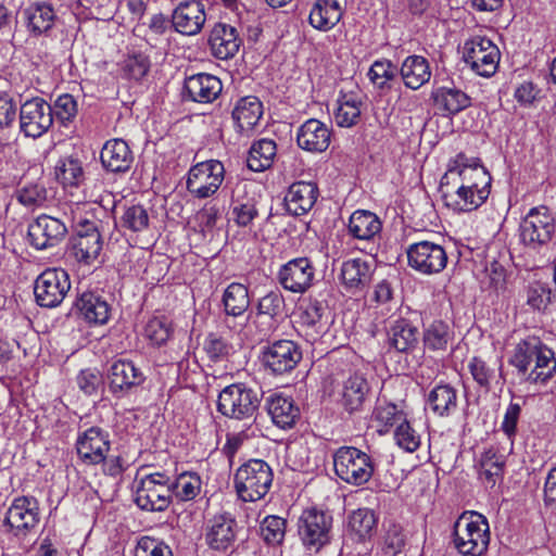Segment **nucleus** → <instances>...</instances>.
I'll return each instance as SVG.
<instances>
[{
    "label": "nucleus",
    "mask_w": 556,
    "mask_h": 556,
    "mask_svg": "<svg viewBox=\"0 0 556 556\" xmlns=\"http://www.w3.org/2000/svg\"><path fill=\"white\" fill-rule=\"evenodd\" d=\"M67 232L63 220L42 214L29 224L27 235L30 245L37 250H46L58 245Z\"/></svg>",
    "instance_id": "obj_18"
},
{
    "label": "nucleus",
    "mask_w": 556,
    "mask_h": 556,
    "mask_svg": "<svg viewBox=\"0 0 556 556\" xmlns=\"http://www.w3.org/2000/svg\"><path fill=\"white\" fill-rule=\"evenodd\" d=\"M406 255L408 266L424 275L439 274L447 264L445 249L428 240L409 244Z\"/></svg>",
    "instance_id": "obj_15"
},
{
    "label": "nucleus",
    "mask_w": 556,
    "mask_h": 556,
    "mask_svg": "<svg viewBox=\"0 0 556 556\" xmlns=\"http://www.w3.org/2000/svg\"><path fill=\"white\" fill-rule=\"evenodd\" d=\"M491 175L486 169H466L445 173L440 181L444 204L458 212H471L481 206L490 195Z\"/></svg>",
    "instance_id": "obj_1"
},
{
    "label": "nucleus",
    "mask_w": 556,
    "mask_h": 556,
    "mask_svg": "<svg viewBox=\"0 0 556 556\" xmlns=\"http://www.w3.org/2000/svg\"><path fill=\"white\" fill-rule=\"evenodd\" d=\"M86 321L104 325L110 318V305L102 296L93 292H84L75 303Z\"/></svg>",
    "instance_id": "obj_36"
},
{
    "label": "nucleus",
    "mask_w": 556,
    "mask_h": 556,
    "mask_svg": "<svg viewBox=\"0 0 556 556\" xmlns=\"http://www.w3.org/2000/svg\"><path fill=\"white\" fill-rule=\"evenodd\" d=\"M55 17L52 4L46 1L29 2L21 11L22 22L33 36L49 31L54 25Z\"/></svg>",
    "instance_id": "obj_26"
},
{
    "label": "nucleus",
    "mask_w": 556,
    "mask_h": 556,
    "mask_svg": "<svg viewBox=\"0 0 556 556\" xmlns=\"http://www.w3.org/2000/svg\"><path fill=\"white\" fill-rule=\"evenodd\" d=\"M381 228L382 224L379 217L375 213L364 210L355 211L348 225L349 232L359 240L372 239L380 233Z\"/></svg>",
    "instance_id": "obj_38"
},
{
    "label": "nucleus",
    "mask_w": 556,
    "mask_h": 556,
    "mask_svg": "<svg viewBox=\"0 0 556 556\" xmlns=\"http://www.w3.org/2000/svg\"><path fill=\"white\" fill-rule=\"evenodd\" d=\"M21 128L26 136L37 138L53 124L52 106H21Z\"/></svg>",
    "instance_id": "obj_31"
},
{
    "label": "nucleus",
    "mask_w": 556,
    "mask_h": 556,
    "mask_svg": "<svg viewBox=\"0 0 556 556\" xmlns=\"http://www.w3.org/2000/svg\"><path fill=\"white\" fill-rule=\"evenodd\" d=\"M71 289L68 274L62 268H48L35 280L34 294L42 307L59 306Z\"/></svg>",
    "instance_id": "obj_13"
},
{
    "label": "nucleus",
    "mask_w": 556,
    "mask_h": 556,
    "mask_svg": "<svg viewBox=\"0 0 556 556\" xmlns=\"http://www.w3.org/2000/svg\"><path fill=\"white\" fill-rule=\"evenodd\" d=\"M556 225L549 208L541 205L532 207L519 225V238L531 250H539L553 238Z\"/></svg>",
    "instance_id": "obj_7"
},
{
    "label": "nucleus",
    "mask_w": 556,
    "mask_h": 556,
    "mask_svg": "<svg viewBox=\"0 0 556 556\" xmlns=\"http://www.w3.org/2000/svg\"><path fill=\"white\" fill-rule=\"evenodd\" d=\"M121 225L132 232H140L149 226V214L142 205L127 206L121 217Z\"/></svg>",
    "instance_id": "obj_51"
},
{
    "label": "nucleus",
    "mask_w": 556,
    "mask_h": 556,
    "mask_svg": "<svg viewBox=\"0 0 556 556\" xmlns=\"http://www.w3.org/2000/svg\"><path fill=\"white\" fill-rule=\"evenodd\" d=\"M332 516L317 508L305 509L299 518L298 532L304 547L317 553L330 543Z\"/></svg>",
    "instance_id": "obj_8"
},
{
    "label": "nucleus",
    "mask_w": 556,
    "mask_h": 556,
    "mask_svg": "<svg viewBox=\"0 0 556 556\" xmlns=\"http://www.w3.org/2000/svg\"><path fill=\"white\" fill-rule=\"evenodd\" d=\"M318 197L316 184L311 181H296L292 184L286 195L288 211L294 215L307 213L315 204Z\"/></svg>",
    "instance_id": "obj_33"
},
{
    "label": "nucleus",
    "mask_w": 556,
    "mask_h": 556,
    "mask_svg": "<svg viewBox=\"0 0 556 556\" xmlns=\"http://www.w3.org/2000/svg\"><path fill=\"white\" fill-rule=\"evenodd\" d=\"M150 67V58L142 52L127 54L118 63L122 78L135 81L142 80L148 75Z\"/></svg>",
    "instance_id": "obj_45"
},
{
    "label": "nucleus",
    "mask_w": 556,
    "mask_h": 556,
    "mask_svg": "<svg viewBox=\"0 0 556 556\" xmlns=\"http://www.w3.org/2000/svg\"><path fill=\"white\" fill-rule=\"evenodd\" d=\"M110 446L109 433L99 427L85 430L76 440L78 457L86 465H98L104 462Z\"/></svg>",
    "instance_id": "obj_20"
},
{
    "label": "nucleus",
    "mask_w": 556,
    "mask_h": 556,
    "mask_svg": "<svg viewBox=\"0 0 556 556\" xmlns=\"http://www.w3.org/2000/svg\"><path fill=\"white\" fill-rule=\"evenodd\" d=\"M501 59L496 45L484 36H473L463 47V60L479 76L495 74Z\"/></svg>",
    "instance_id": "obj_10"
},
{
    "label": "nucleus",
    "mask_w": 556,
    "mask_h": 556,
    "mask_svg": "<svg viewBox=\"0 0 556 556\" xmlns=\"http://www.w3.org/2000/svg\"><path fill=\"white\" fill-rule=\"evenodd\" d=\"M242 39L238 29L229 24L217 23L208 35V47L213 56L218 60L232 59L239 51Z\"/></svg>",
    "instance_id": "obj_22"
},
{
    "label": "nucleus",
    "mask_w": 556,
    "mask_h": 556,
    "mask_svg": "<svg viewBox=\"0 0 556 556\" xmlns=\"http://www.w3.org/2000/svg\"><path fill=\"white\" fill-rule=\"evenodd\" d=\"M276 143L270 139H261L252 144L247 159L248 167L253 172H263L270 167L276 155Z\"/></svg>",
    "instance_id": "obj_44"
},
{
    "label": "nucleus",
    "mask_w": 556,
    "mask_h": 556,
    "mask_svg": "<svg viewBox=\"0 0 556 556\" xmlns=\"http://www.w3.org/2000/svg\"><path fill=\"white\" fill-rule=\"evenodd\" d=\"M135 556H173V552L163 541L151 536H142L136 544Z\"/></svg>",
    "instance_id": "obj_55"
},
{
    "label": "nucleus",
    "mask_w": 556,
    "mask_h": 556,
    "mask_svg": "<svg viewBox=\"0 0 556 556\" xmlns=\"http://www.w3.org/2000/svg\"><path fill=\"white\" fill-rule=\"evenodd\" d=\"M468 370L473 381L484 391L489 392L493 383H498L503 378V363L501 359H484L473 356L468 362Z\"/></svg>",
    "instance_id": "obj_32"
},
{
    "label": "nucleus",
    "mask_w": 556,
    "mask_h": 556,
    "mask_svg": "<svg viewBox=\"0 0 556 556\" xmlns=\"http://www.w3.org/2000/svg\"><path fill=\"white\" fill-rule=\"evenodd\" d=\"M427 407L439 417H447L457 409V390L447 383L435 386L427 395Z\"/></svg>",
    "instance_id": "obj_37"
},
{
    "label": "nucleus",
    "mask_w": 556,
    "mask_h": 556,
    "mask_svg": "<svg viewBox=\"0 0 556 556\" xmlns=\"http://www.w3.org/2000/svg\"><path fill=\"white\" fill-rule=\"evenodd\" d=\"M40 521L38 502L33 496L16 497L9 507L3 525L15 538L25 539Z\"/></svg>",
    "instance_id": "obj_14"
},
{
    "label": "nucleus",
    "mask_w": 556,
    "mask_h": 556,
    "mask_svg": "<svg viewBox=\"0 0 556 556\" xmlns=\"http://www.w3.org/2000/svg\"><path fill=\"white\" fill-rule=\"evenodd\" d=\"M435 104H463L469 100V97L460 89L454 86L438 87L432 92Z\"/></svg>",
    "instance_id": "obj_61"
},
{
    "label": "nucleus",
    "mask_w": 556,
    "mask_h": 556,
    "mask_svg": "<svg viewBox=\"0 0 556 556\" xmlns=\"http://www.w3.org/2000/svg\"><path fill=\"white\" fill-rule=\"evenodd\" d=\"M327 307L317 300L311 301L301 314L303 325L311 327L320 332L326 325L324 321Z\"/></svg>",
    "instance_id": "obj_56"
},
{
    "label": "nucleus",
    "mask_w": 556,
    "mask_h": 556,
    "mask_svg": "<svg viewBox=\"0 0 556 556\" xmlns=\"http://www.w3.org/2000/svg\"><path fill=\"white\" fill-rule=\"evenodd\" d=\"M16 198L25 206H37L47 200V190L41 184H28L17 190Z\"/></svg>",
    "instance_id": "obj_59"
},
{
    "label": "nucleus",
    "mask_w": 556,
    "mask_h": 556,
    "mask_svg": "<svg viewBox=\"0 0 556 556\" xmlns=\"http://www.w3.org/2000/svg\"><path fill=\"white\" fill-rule=\"evenodd\" d=\"M370 393V386L362 374L351 375L342 386L340 403L349 414L359 412Z\"/></svg>",
    "instance_id": "obj_29"
},
{
    "label": "nucleus",
    "mask_w": 556,
    "mask_h": 556,
    "mask_svg": "<svg viewBox=\"0 0 556 556\" xmlns=\"http://www.w3.org/2000/svg\"><path fill=\"white\" fill-rule=\"evenodd\" d=\"M553 292L547 285L533 282L527 290V303L532 308L544 311L552 302Z\"/></svg>",
    "instance_id": "obj_58"
},
{
    "label": "nucleus",
    "mask_w": 556,
    "mask_h": 556,
    "mask_svg": "<svg viewBox=\"0 0 556 556\" xmlns=\"http://www.w3.org/2000/svg\"><path fill=\"white\" fill-rule=\"evenodd\" d=\"M206 21L204 4L199 0L180 2L172 13V26L175 31L185 36L199 34Z\"/></svg>",
    "instance_id": "obj_21"
},
{
    "label": "nucleus",
    "mask_w": 556,
    "mask_h": 556,
    "mask_svg": "<svg viewBox=\"0 0 556 556\" xmlns=\"http://www.w3.org/2000/svg\"><path fill=\"white\" fill-rule=\"evenodd\" d=\"M172 485L162 472L144 476L137 488L135 502L147 511H164L172 503Z\"/></svg>",
    "instance_id": "obj_12"
},
{
    "label": "nucleus",
    "mask_w": 556,
    "mask_h": 556,
    "mask_svg": "<svg viewBox=\"0 0 556 556\" xmlns=\"http://www.w3.org/2000/svg\"><path fill=\"white\" fill-rule=\"evenodd\" d=\"M173 493L181 501L193 500L201 490V479L195 473H181L170 483Z\"/></svg>",
    "instance_id": "obj_50"
},
{
    "label": "nucleus",
    "mask_w": 556,
    "mask_h": 556,
    "mask_svg": "<svg viewBox=\"0 0 556 556\" xmlns=\"http://www.w3.org/2000/svg\"><path fill=\"white\" fill-rule=\"evenodd\" d=\"M55 177L64 187H78L85 179L81 162L73 155L59 160Z\"/></svg>",
    "instance_id": "obj_46"
},
{
    "label": "nucleus",
    "mask_w": 556,
    "mask_h": 556,
    "mask_svg": "<svg viewBox=\"0 0 556 556\" xmlns=\"http://www.w3.org/2000/svg\"><path fill=\"white\" fill-rule=\"evenodd\" d=\"M336 475L352 485L367 483L374 475L375 464L371 457L355 446H341L333 454Z\"/></svg>",
    "instance_id": "obj_6"
},
{
    "label": "nucleus",
    "mask_w": 556,
    "mask_h": 556,
    "mask_svg": "<svg viewBox=\"0 0 556 556\" xmlns=\"http://www.w3.org/2000/svg\"><path fill=\"white\" fill-rule=\"evenodd\" d=\"M222 90V81L216 76L201 73L186 79L182 96L187 101L207 104L213 102Z\"/></svg>",
    "instance_id": "obj_23"
},
{
    "label": "nucleus",
    "mask_w": 556,
    "mask_h": 556,
    "mask_svg": "<svg viewBox=\"0 0 556 556\" xmlns=\"http://www.w3.org/2000/svg\"><path fill=\"white\" fill-rule=\"evenodd\" d=\"M173 332L170 324L164 319L154 317L148 321L144 328L147 339L154 345H163L170 338Z\"/></svg>",
    "instance_id": "obj_53"
},
{
    "label": "nucleus",
    "mask_w": 556,
    "mask_h": 556,
    "mask_svg": "<svg viewBox=\"0 0 556 556\" xmlns=\"http://www.w3.org/2000/svg\"><path fill=\"white\" fill-rule=\"evenodd\" d=\"M402 79L406 87L418 89L431 77V72L427 59L421 55L407 56L400 70Z\"/></svg>",
    "instance_id": "obj_39"
},
{
    "label": "nucleus",
    "mask_w": 556,
    "mask_h": 556,
    "mask_svg": "<svg viewBox=\"0 0 556 556\" xmlns=\"http://www.w3.org/2000/svg\"><path fill=\"white\" fill-rule=\"evenodd\" d=\"M76 382L85 394L92 395L97 393L102 384V376L97 370L85 369L78 374Z\"/></svg>",
    "instance_id": "obj_64"
},
{
    "label": "nucleus",
    "mask_w": 556,
    "mask_h": 556,
    "mask_svg": "<svg viewBox=\"0 0 556 556\" xmlns=\"http://www.w3.org/2000/svg\"><path fill=\"white\" fill-rule=\"evenodd\" d=\"M522 404L523 403L511 401L506 408L501 425L502 431L506 434V437L511 443L514 442V439L517 434V425L520 418Z\"/></svg>",
    "instance_id": "obj_60"
},
{
    "label": "nucleus",
    "mask_w": 556,
    "mask_h": 556,
    "mask_svg": "<svg viewBox=\"0 0 556 556\" xmlns=\"http://www.w3.org/2000/svg\"><path fill=\"white\" fill-rule=\"evenodd\" d=\"M263 106H235L232 118L240 131H248L257 125L263 114Z\"/></svg>",
    "instance_id": "obj_54"
},
{
    "label": "nucleus",
    "mask_w": 556,
    "mask_h": 556,
    "mask_svg": "<svg viewBox=\"0 0 556 556\" xmlns=\"http://www.w3.org/2000/svg\"><path fill=\"white\" fill-rule=\"evenodd\" d=\"M453 339L452 328L442 320H433L425 328L422 334L425 348L432 352H445Z\"/></svg>",
    "instance_id": "obj_42"
},
{
    "label": "nucleus",
    "mask_w": 556,
    "mask_h": 556,
    "mask_svg": "<svg viewBox=\"0 0 556 556\" xmlns=\"http://www.w3.org/2000/svg\"><path fill=\"white\" fill-rule=\"evenodd\" d=\"M371 277V264L361 257L351 258L341 264L340 282L352 294L365 290L370 283Z\"/></svg>",
    "instance_id": "obj_25"
},
{
    "label": "nucleus",
    "mask_w": 556,
    "mask_h": 556,
    "mask_svg": "<svg viewBox=\"0 0 556 556\" xmlns=\"http://www.w3.org/2000/svg\"><path fill=\"white\" fill-rule=\"evenodd\" d=\"M266 407L274 425L283 430L293 428L300 418V408L290 396L270 395Z\"/></svg>",
    "instance_id": "obj_30"
},
{
    "label": "nucleus",
    "mask_w": 556,
    "mask_h": 556,
    "mask_svg": "<svg viewBox=\"0 0 556 556\" xmlns=\"http://www.w3.org/2000/svg\"><path fill=\"white\" fill-rule=\"evenodd\" d=\"M509 364L530 383H545L556 371L553 350L535 336H529L516 344Z\"/></svg>",
    "instance_id": "obj_2"
},
{
    "label": "nucleus",
    "mask_w": 556,
    "mask_h": 556,
    "mask_svg": "<svg viewBox=\"0 0 556 556\" xmlns=\"http://www.w3.org/2000/svg\"><path fill=\"white\" fill-rule=\"evenodd\" d=\"M330 130L321 122L312 118L306 121L298 130V146L312 153H320L330 144Z\"/></svg>",
    "instance_id": "obj_27"
},
{
    "label": "nucleus",
    "mask_w": 556,
    "mask_h": 556,
    "mask_svg": "<svg viewBox=\"0 0 556 556\" xmlns=\"http://www.w3.org/2000/svg\"><path fill=\"white\" fill-rule=\"evenodd\" d=\"M222 301L227 315L241 316L250 306L249 290L242 283L232 282L225 289Z\"/></svg>",
    "instance_id": "obj_43"
},
{
    "label": "nucleus",
    "mask_w": 556,
    "mask_h": 556,
    "mask_svg": "<svg viewBox=\"0 0 556 556\" xmlns=\"http://www.w3.org/2000/svg\"><path fill=\"white\" fill-rule=\"evenodd\" d=\"M405 534L400 525H391L387 531L384 544L387 553L391 556H396L405 546Z\"/></svg>",
    "instance_id": "obj_63"
},
{
    "label": "nucleus",
    "mask_w": 556,
    "mask_h": 556,
    "mask_svg": "<svg viewBox=\"0 0 556 556\" xmlns=\"http://www.w3.org/2000/svg\"><path fill=\"white\" fill-rule=\"evenodd\" d=\"M273 470L263 459H250L242 464L235 475V488L244 502H256L269 491Z\"/></svg>",
    "instance_id": "obj_5"
},
{
    "label": "nucleus",
    "mask_w": 556,
    "mask_h": 556,
    "mask_svg": "<svg viewBox=\"0 0 556 556\" xmlns=\"http://www.w3.org/2000/svg\"><path fill=\"white\" fill-rule=\"evenodd\" d=\"M453 543L463 556H481L490 543L488 519L476 511H465L454 523Z\"/></svg>",
    "instance_id": "obj_3"
},
{
    "label": "nucleus",
    "mask_w": 556,
    "mask_h": 556,
    "mask_svg": "<svg viewBox=\"0 0 556 556\" xmlns=\"http://www.w3.org/2000/svg\"><path fill=\"white\" fill-rule=\"evenodd\" d=\"M224 178V164L217 160H208L191 166L186 187L192 197L207 199L218 191Z\"/></svg>",
    "instance_id": "obj_11"
},
{
    "label": "nucleus",
    "mask_w": 556,
    "mask_h": 556,
    "mask_svg": "<svg viewBox=\"0 0 556 556\" xmlns=\"http://www.w3.org/2000/svg\"><path fill=\"white\" fill-rule=\"evenodd\" d=\"M301 359V348L291 340H278L265 346L261 357L264 368L275 376L292 371Z\"/></svg>",
    "instance_id": "obj_16"
},
{
    "label": "nucleus",
    "mask_w": 556,
    "mask_h": 556,
    "mask_svg": "<svg viewBox=\"0 0 556 556\" xmlns=\"http://www.w3.org/2000/svg\"><path fill=\"white\" fill-rule=\"evenodd\" d=\"M315 268L307 257H296L283 264L278 271V281L283 289L304 293L312 285Z\"/></svg>",
    "instance_id": "obj_19"
},
{
    "label": "nucleus",
    "mask_w": 556,
    "mask_h": 556,
    "mask_svg": "<svg viewBox=\"0 0 556 556\" xmlns=\"http://www.w3.org/2000/svg\"><path fill=\"white\" fill-rule=\"evenodd\" d=\"M342 15L343 9L338 0H316L311 9L308 23L319 31H328L340 22Z\"/></svg>",
    "instance_id": "obj_34"
},
{
    "label": "nucleus",
    "mask_w": 556,
    "mask_h": 556,
    "mask_svg": "<svg viewBox=\"0 0 556 556\" xmlns=\"http://www.w3.org/2000/svg\"><path fill=\"white\" fill-rule=\"evenodd\" d=\"M203 350L210 361L223 362L232 352V345L223 337L216 333H208L203 343Z\"/></svg>",
    "instance_id": "obj_52"
},
{
    "label": "nucleus",
    "mask_w": 556,
    "mask_h": 556,
    "mask_svg": "<svg viewBox=\"0 0 556 556\" xmlns=\"http://www.w3.org/2000/svg\"><path fill=\"white\" fill-rule=\"evenodd\" d=\"M287 520L279 516H267L261 523V536L268 545H280L286 535Z\"/></svg>",
    "instance_id": "obj_49"
},
{
    "label": "nucleus",
    "mask_w": 556,
    "mask_h": 556,
    "mask_svg": "<svg viewBox=\"0 0 556 556\" xmlns=\"http://www.w3.org/2000/svg\"><path fill=\"white\" fill-rule=\"evenodd\" d=\"M396 444L406 452L413 453L420 445V435L413 429L410 424L403 419L394 432Z\"/></svg>",
    "instance_id": "obj_57"
},
{
    "label": "nucleus",
    "mask_w": 556,
    "mask_h": 556,
    "mask_svg": "<svg viewBox=\"0 0 556 556\" xmlns=\"http://www.w3.org/2000/svg\"><path fill=\"white\" fill-rule=\"evenodd\" d=\"M505 466V457L490 447L479 458V477L489 486L493 488L502 481Z\"/></svg>",
    "instance_id": "obj_40"
},
{
    "label": "nucleus",
    "mask_w": 556,
    "mask_h": 556,
    "mask_svg": "<svg viewBox=\"0 0 556 556\" xmlns=\"http://www.w3.org/2000/svg\"><path fill=\"white\" fill-rule=\"evenodd\" d=\"M109 391L123 399L136 391L146 380L142 370L128 359L114 361L106 375Z\"/></svg>",
    "instance_id": "obj_17"
},
{
    "label": "nucleus",
    "mask_w": 556,
    "mask_h": 556,
    "mask_svg": "<svg viewBox=\"0 0 556 556\" xmlns=\"http://www.w3.org/2000/svg\"><path fill=\"white\" fill-rule=\"evenodd\" d=\"M285 298L279 290L262 296L257 304L256 320L262 337L269 336L276 328L285 311Z\"/></svg>",
    "instance_id": "obj_24"
},
{
    "label": "nucleus",
    "mask_w": 556,
    "mask_h": 556,
    "mask_svg": "<svg viewBox=\"0 0 556 556\" xmlns=\"http://www.w3.org/2000/svg\"><path fill=\"white\" fill-rule=\"evenodd\" d=\"M389 344L400 353H413L419 343V331L410 320L396 319L389 329Z\"/></svg>",
    "instance_id": "obj_35"
},
{
    "label": "nucleus",
    "mask_w": 556,
    "mask_h": 556,
    "mask_svg": "<svg viewBox=\"0 0 556 556\" xmlns=\"http://www.w3.org/2000/svg\"><path fill=\"white\" fill-rule=\"evenodd\" d=\"M351 531L363 541L370 538L377 527V517L369 508H359L353 511L349 518Z\"/></svg>",
    "instance_id": "obj_47"
},
{
    "label": "nucleus",
    "mask_w": 556,
    "mask_h": 556,
    "mask_svg": "<svg viewBox=\"0 0 556 556\" xmlns=\"http://www.w3.org/2000/svg\"><path fill=\"white\" fill-rule=\"evenodd\" d=\"M375 419L383 427H391L405 419L404 413L395 404L386 403L378 405L374 410Z\"/></svg>",
    "instance_id": "obj_62"
},
{
    "label": "nucleus",
    "mask_w": 556,
    "mask_h": 556,
    "mask_svg": "<svg viewBox=\"0 0 556 556\" xmlns=\"http://www.w3.org/2000/svg\"><path fill=\"white\" fill-rule=\"evenodd\" d=\"M101 163L112 173H126L130 169L134 155L123 139H111L105 142L100 154Z\"/></svg>",
    "instance_id": "obj_28"
},
{
    "label": "nucleus",
    "mask_w": 556,
    "mask_h": 556,
    "mask_svg": "<svg viewBox=\"0 0 556 556\" xmlns=\"http://www.w3.org/2000/svg\"><path fill=\"white\" fill-rule=\"evenodd\" d=\"M102 247L101 233L75 236L71 241L70 252L77 262L89 265L99 256Z\"/></svg>",
    "instance_id": "obj_41"
},
{
    "label": "nucleus",
    "mask_w": 556,
    "mask_h": 556,
    "mask_svg": "<svg viewBox=\"0 0 556 556\" xmlns=\"http://www.w3.org/2000/svg\"><path fill=\"white\" fill-rule=\"evenodd\" d=\"M241 532L235 516L227 511L213 515L204 525L205 543L216 553L232 552Z\"/></svg>",
    "instance_id": "obj_9"
},
{
    "label": "nucleus",
    "mask_w": 556,
    "mask_h": 556,
    "mask_svg": "<svg viewBox=\"0 0 556 556\" xmlns=\"http://www.w3.org/2000/svg\"><path fill=\"white\" fill-rule=\"evenodd\" d=\"M399 68L390 60L381 59L375 61L367 76L369 80L379 88L389 87L390 84L396 78Z\"/></svg>",
    "instance_id": "obj_48"
},
{
    "label": "nucleus",
    "mask_w": 556,
    "mask_h": 556,
    "mask_svg": "<svg viewBox=\"0 0 556 556\" xmlns=\"http://www.w3.org/2000/svg\"><path fill=\"white\" fill-rule=\"evenodd\" d=\"M260 404L258 392L239 382L229 384L219 392L217 410L230 419L254 420Z\"/></svg>",
    "instance_id": "obj_4"
}]
</instances>
